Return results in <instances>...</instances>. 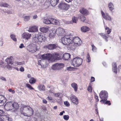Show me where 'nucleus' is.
<instances>
[{"mask_svg":"<svg viewBox=\"0 0 121 121\" xmlns=\"http://www.w3.org/2000/svg\"><path fill=\"white\" fill-rule=\"evenodd\" d=\"M46 39L44 35L41 33H39L33 35L32 39L33 42L38 43H41L44 41Z\"/></svg>","mask_w":121,"mask_h":121,"instance_id":"1","label":"nucleus"},{"mask_svg":"<svg viewBox=\"0 0 121 121\" xmlns=\"http://www.w3.org/2000/svg\"><path fill=\"white\" fill-rule=\"evenodd\" d=\"M22 111H20L22 114L23 115L30 117L32 115L33 113V110L32 108L28 106H23Z\"/></svg>","mask_w":121,"mask_h":121,"instance_id":"2","label":"nucleus"},{"mask_svg":"<svg viewBox=\"0 0 121 121\" xmlns=\"http://www.w3.org/2000/svg\"><path fill=\"white\" fill-rule=\"evenodd\" d=\"M62 43L64 45H69L73 43V39L70 35H66L61 39Z\"/></svg>","mask_w":121,"mask_h":121,"instance_id":"3","label":"nucleus"},{"mask_svg":"<svg viewBox=\"0 0 121 121\" xmlns=\"http://www.w3.org/2000/svg\"><path fill=\"white\" fill-rule=\"evenodd\" d=\"M71 64L74 67H77L80 66L82 62V59L80 58L75 57L73 60H71Z\"/></svg>","mask_w":121,"mask_h":121,"instance_id":"4","label":"nucleus"},{"mask_svg":"<svg viewBox=\"0 0 121 121\" xmlns=\"http://www.w3.org/2000/svg\"><path fill=\"white\" fill-rule=\"evenodd\" d=\"M58 7L60 10L65 11L68 10L70 5L64 2H62L60 3Z\"/></svg>","mask_w":121,"mask_h":121,"instance_id":"5","label":"nucleus"},{"mask_svg":"<svg viewBox=\"0 0 121 121\" xmlns=\"http://www.w3.org/2000/svg\"><path fill=\"white\" fill-rule=\"evenodd\" d=\"M73 39V43H74L75 45L76 46H80L82 43V42L81 39L78 37H75Z\"/></svg>","mask_w":121,"mask_h":121,"instance_id":"6","label":"nucleus"},{"mask_svg":"<svg viewBox=\"0 0 121 121\" xmlns=\"http://www.w3.org/2000/svg\"><path fill=\"white\" fill-rule=\"evenodd\" d=\"M99 96L101 100H107L108 97V93L105 91H102L99 94Z\"/></svg>","mask_w":121,"mask_h":121,"instance_id":"7","label":"nucleus"},{"mask_svg":"<svg viewBox=\"0 0 121 121\" xmlns=\"http://www.w3.org/2000/svg\"><path fill=\"white\" fill-rule=\"evenodd\" d=\"M64 64L62 63H56L53 65V70H59L63 68Z\"/></svg>","mask_w":121,"mask_h":121,"instance_id":"8","label":"nucleus"},{"mask_svg":"<svg viewBox=\"0 0 121 121\" xmlns=\"http://www.w3.org/2000/svg\"><path fill=\"white\" fill-rule=\"evenodd\" d=\"M55 35L56 34L58 36L63 35L65 33V31L63 29L61 28H58L55 30Z\"/></svg>","mask_w":121,"mask_h":121,"instance_id":"9","label":"nucleus"},{"mask_svg":"<svg viewBox=\"0 0 121 121\" xmlns=\"http://www.w3.org/2000/svg\"><path fill=\"white\" fill-rule=\"evenodd\" d=\"M101 13L102 17L106 20L111 21V18L110 16L107 13H104L102 10L101 11Z\"/></svg>","mask_w":121,"mask_h":121,"instance_id":"10","label":"nucleus"},{"mask_svg":"<svg viewBox=\"0 0 121 121\" xmlns=\"http://www.w3.org/2000/svg\"><path fill=\"white\" fill-rule=\"evenodd\" d=\"M52 57V54L50 53H47L42 55L41 56V58L44 60H50Z\"/></svg>","mask_w":121,"mask_h":121,"instance_id":"11","label":"nucleus"},{"mask_svg":"<svg viewBox=\"0 0 121 121\" xmlns=\"http://www.w3.org/2000/svg\"><path fill=\"white\" fill-rule=\"evenodd\" d=\"M13 108V104L11 102L7 103L5 104L4 108L7 111L11 110Z\"/></svg>","mask_w":121,"mask_h":121,"instance_id":"12","label":"nucleus"},{"mask_svg":"<svg viewBox=\"0 0 121 121\" xmlns=\"http://www.w3.org/2000/svg\"><path fill=\"white\" fill-rule=\"evenodd\" d=\"M70 99L71 101L74 104H77L78 103V98L75 95H72L70 97Z\"/></svg>","mask_w":121,"mask_h":121,"instance_id":"13","label":"nucleus"},{"mask_svg":"<svg viewBox=\"0 0 121 121\" xmlns=\"http://www.w3.org/2000/svg\"><path fill=\"white\" fill-rule=\"evenodd\" d=\"M6 101V98L4 96L0 95V106H3Z\"/></svg>","mask_w":121,"mask_h":121,"instance_id":"14","label":"nucleus"},{"mask_svg":"<svg viewBox=\"0 0 121 121\" xmlns=\"http://www.w3.org/2000/svg\"><path fill=\"white\" fill-rule=\"evenodd\" d=\"M80 12L84 15H87L89 14L88 11L85 8L82 7L79 10Z\"/></svg>","mask_w":121,"mask_h":121,"instance_id":"15","label":"nucleus"},{"mask_svg":"<svg viewBox=\"0 0 121 121\" xmlns=\"http://www.w3.org/2000/svg\"><path fill=\"white\" fill-rule=\"evenodd\" d=\"M31 35V34L28 33H24L22 34V36L23 39L28 40L30 38Z\"/></svg>","mask_w":121,"mask_h":121,"instance_id":"16","label":"nucleus"},{"mask_svg":"<svg viewBox=\"0 0 121 121\" xmlns=\"http://www.w3.org/2000/svg\"><path fill=\"white\" fill-rule=\"evenodd\" d=\"M1 118L3 121H12L11 118L7 115H2Z\"/></svg>","mask_w":121,"mask_h":121,"instance_id":"17","label":"nucleus"},{"mask_svg":"<svg viewBox=\"0 0 121 121\" xmlns=\"http://www.w3.org/2000/svg\"><path fill=\"white\" fill-rule=\"evenodd\" d=\"M61 59L60 54L57 53L53 54V60H60Z\"/></svg>","mask_w":121,"mask_h":121,"instance_id":"18","label":"nucleus"},{"mask_svg":"<svg viewBox=\"0 0 121 121\" xmlns=\"http://www.w3.org/2000/svg\"><path fill=\"white\" fill-rule=\"evenodd\" d=\"M112 70L115 73H117V68L116 63L113 62L112 63Z\"/></svg>","mask_w":121,"mask_h":121,"instance_id":"19","label":"nucleus"},{"mask_svg":"<svg viewBox=\"0 0 121 121\" xmlns=\"http://www.w3.org/2000/svg\"><path fill=\"white\" fill-rule=\"evenodd\" d=\"M38 30L37 27L35 26H33L30 27L28 31L29 32H34L37 31Z\"/></svg>","mask_w":121,"mask_h":121,"instance_id":"20","label":"nucleus"},{"mask_svg":"<svg viewBox=\"0 0 121 121\" xmlns=\"http://www.w3.org/2000/svg\"><path fill=\"white\" fill-rule=\"evenodd\" d=\"M81 31L83 32H86L89 31L90 29V28L87 26H83L81 28Z\"/></svg>","mask_w":121,"mask_h":121,"instance_id":"21","label":"nucleus"},{"mask_svg":"<svg viewBox=\"0 0 121 121\" xmlns=\"http://www.w3.org/2000/svg\"><path fill=\"white\" fill-rule=\"evenodd\" d=\"M63 59L65 60H68L70 57V55L68 53H66L63 55Z\"/></svg>","mask_w":121,"mask_h":121,"instance_id":"22","label":"nucleus"},{"mask_svg":"<svg viewBox=\"0 0 121 121\" xmlns=\"http://www.w3.org/2000/svg\"><path fill=\"white\" fill-rule=\"evenodd\" d=\"M12 57L11 56H10L9 58H7L5 60L7 62L8 64H12L13 63L12 60Z\"/></svg>","mask_w":121,"mask_h":121,"instance_id":"23","label":"nucleus"},{"mask_svg":"<svg viewBox=\"0 0 121 121\" xmlns=\"http://www.w3.org/2000/svg\"><path fill=\"white\" fill-rule=\"evenodd\" d=\"M107 100H101L100 102L104 104H107L108 105H111V103L110 101H107Z\"/></svg>","mask_w":121,"mask_h":121,"instance_id":"24","label":"nucleus"},{"mask_svg":"<svg viewBox=\"0 0 121 121\" xmlns=\"http://www.w3.org/2000/svg\"><path fill=\"white\" fill-rule=\"evenodd\" d=\"M72 87H73L75 92L77 91L78 89V86L77 84L75 83H73L71 84Z\"/></svg>","mask_w":121,"mask_h":121,"instance_id":"25","label":"nucleus"},{"mask_svg":"<svg viewBox=\"0 0 121 121\" xmlns=\"http://www.w3.org/2000/svg\"><path fill=\"white\" fill-rule=\"evenodd\" d=\"M114 7L113 4L111 2H110L109 3L108 7L109 9L111 11H112L114 9Z\"/></svg>","mask_w":121,"mask_h":121,"instance_id":"26","label":"nucleus"},{"mask_svg":"<svg viewBox=\"0 0 121 121\" xmlns=\"http://www.w3.org/2000/svg\"><path fill=\"white\" fill-rule=\"evenodd\" d=\"M39 30L41 32L46 33L48 31V29L46 27H43L40 28Z\"/></svg>","mask_w":121,"mask_h":121,"instance_id":"27","label":"nucleus"},{"mask_svg":"<svg viewBox=\"0 0 121 121\" xmlns=\"http://www.w3.org/2000/svg\"><path fill=\"white\" fill-rule=\"evenodd\" d=\"M29 82L31 84H34L36 82V80L35 78L33 77L30 78L29 80Z\"/></svg>","mask_w":121,"mask_h":121,"instance_id":"28","label":"nucleus"},{"mask_svg":"<svg viewBox=\"0 0 121 121\" xmlns=\"http://www.w3.org/2000/svg\"><path fill=\"white\" fill-rule=\"evenodd\" d=\"M13 108H15V110H17L19 108L18 104L15 102H14L13 104Z\"/></svg>","mask_w":121,"mask_h":121,"instance_id":"29","label":"nucleus"},{"mask_svg":"<svg viewBox=\"0 0 121 121\" xmlns=\"http://www.w3.org/2000/svg\"><path fill=\"white\" fill-rule=\"evenodd\" d=\"M43 22L46 24H49L51 23V22L50 20L48 19H44L43 20Z\"/></svg>","mask_w":121,"mask_h":121,"instance_id":"30","label":"nucleus"},{"mask_svg":"<svg viewBox=\"0 0 121 121\" xmlns=\"http://www.w3.org/2000/svg\"><path fill=\"white\" fill-rule=\"evenodd\" d=\"M53 25H60L59 21L57 20L53 19Z\"/></svg>","mask_w":121,"mask_h":121,"instance_id":"31","label":"nucleus"},{"mask_svg":"<svg viewBox=\"0 0 121 121\" xmlns=\"http://www.w3.org/2000/svg\"><path fill=\"white\" fill-rule=\"evenodd\" d=\"M105 30H108L107 31V34H109L111 32V29L109 28L108 27H106V26H105Z\"/></svg>","mask_w":121,"mask_h":121,"instance_id":"32","label":"nucleus"},{"mask_svg":"<svg viewBox=\"0 0 121 121\" xmlns=\"http://www.w3.org/2000/svg\"><path fill=\"white\" fill-rule=\"evenodd\" d=\"M9 6V4L6 3H2L0 4V6L2 7H7Z\"/></svg>","mask_w":121,"mask_h":121,"instance_id":"33","label":"nucleus"},{"mask_svg":"<svg viewBox=\"0 0 121 121\" xmlns=\"http://www.w3.org/2000/svg\"><path fill=\"white\" fill-rule=\"evenodd\" d=\"M11 38L14 41H17V39L16 38V36L15 35L13 34H11L10 35Z\"/></svg>","mask_w":121,"mask_h":121,"instance_id":"34","label":"nucleus"},{"mask_svg":"<svg viewBox=\"0 0 121 121\" xmlns=\"http://www.w3.org/2000/svg\"><path fill=\"white\" fill-rule=\"evenodd\" d=\"M78 18L77 17H72V20L73 22L76 23V22L78 21Z\"/></svg>","mask_w":121,"mask_h":121,"instance_id":"35","label":"nucleus"},{"mask_svg":"<svg viewBox=\"0 0 121 121\" xmlns=\"http://www.w3.org/2000/svg\"><path fill=\"white\" fill-rule=\"evenodd\" d=\"M26 86L30 90H34L33 88L30 84L28 83H27L26 84Z\"/></svg>","mask_w":121,"mask_h":121,"instance_id":"36","label":"nucleus"},{"mask_svg":"<svg viewBox=\"0 0 121 121\" xmlns=\"http://www.w3.org/2000/svg\"><path fill=\"white\" fill-rule=\"evenodd\" d=\"M46 47L49 49H52L53 48V44H50L46 46Z\"/></svg>","mask_w":121,"mask_h":121,"instance_id":"37","label":"nucleus"},{"mask_svg":"<svg viewBox=\"0 0 121 121\" xmlns=\"http://www.w3.org/2000/svg\"><path fill=\"white\" fill-rule=\"evenodd\" d=\"M59 2V0H53V6H55Z\"/></svg>","mask_w":121,"mask_h":121,"instance_id":"38","label":"nucleus"},{"mask_svg":"<svg viewBox=\"0 0 121 121\" xmlns=\"http://www.w3.org/2000/svg\"><path fill=\"white\" fill-rule=\"evenodd\" d=\"M91 46L92 47V50L93 52H96L97 50V48L94 44H92Z\"/></svg>","mask_w":121,"mask_h":121,"instance_id":"39","label":"nucleus"},{"mask_svg":"<svg viewBox=\"0 0 121 121\" xmlns=\"http://www.w3.org/2000/svg\"><path fill=\"white\" fill-rule=\"evenodd\" d=\"M87 61L88 62H90L91 61V58L89 53L87 54Z\"/></svg>","mask_w":121,"mask_h":121,"instance_id":"40","label":"nucleus"},{"mask_svg":"<svg viewBox=\"0 0 121 121\" xmlns=\"http://www.w3.org/2000/svg\"><path fill=\"white\" fill-rule=\"evenodd\" d=\"M24 18V20L25 21H26L30 19V17L29 16H25Z\"/></svg>","mask_w":121,"mask_h":121,"instance_id":"41","label":"nucleus"},{"mask_svg":"<svg viewBox=\"0 0 121 121\" xmlns=\"http://www.w3.org/2000/svg\"><path fill=\"white\" fill-rule=\"evenodd\" d=\"M39 87V89H40V90H42L43 91H45V87L43 85V86H40Z\"/></svg>","mask_w":121,"mask_h":121,"instance_id":"42","label":"nucleus"},{"mask_svg":"<svg viewBox=\"0 0 121 121\" xmlns=\"http://www.w3.org/2000/svg\"><path fill=\"white\" fill-rule=\"evenodd\" d=\"M87 90L88 91L90 92H92V88L91 86L90 85H89L87 88Z\"/></svg>","mask_w":121,"mask_h":121,"instance_id":"43","label":"nucleus"},{"mask_svg":"<svg viewBox=\"0 0 121 121\" xmlns=\"http://www.w3.org/2000/svg\"><path fill=\"white\" fill-rule=\"evenodd\" d=\"M63 117L64 120H67L69 119V117L68 115H64Z\"/></svg>","mask_w":121,"mask_h":121,"instance_id":"44","label":"nucleus"},{"mask_svg":"<svg viewBox=\"0 0 121 121\" xmlns=\"http://www.w3.org/2000/svg\"><path fill=\"white\" fill-rule=\"evenodd\" d=\"M59 48V47L57 44H53V49Z\"/></svg>","mask_w":121,"mask_h":121,"instance_id":"45","label":"nucleus"},{"mask_svg":"<svg viewBox=\"0 0 121 121\" xmlns=\"http://www.w3.org/2000/svg\"><path fill=\"white\" fill-rule=\"evenodd\" d=\"M80 19L83 22L86 19L85 17L83 16L81 17Z\"/></svg>","mask_w":121,"mask_h":121,"instance_id":"46","label":"nucleus"},{"mask_svg":"<svg viewBox=\"0 0 121 121\" xmlns=\"http://www.w3.org/2000/svg\"><path fill=\"white\" fill-rule=\"evenodd\" d=\"M64 104L66 106H69L70 104L69 102L67 101H66L64 102Z\"/></svg>","mask_w":121,"mask_h":121,"instance_id":"47","label":"nucleus"},{"mask_svg":"<svg viewBox=\"0 0 121 121\" xmlns=\"http://www.w3.org/2000/svg\"><path fill=\"white\" fill-rule=\"evenodd\" d=\"M95 98L96 99V101L97 102H98L99 101V99H98V96L96 95H95Z\"/></svg>","mask_w":121,"mask_h":121,"instance_id":"48","label":"nucleus"},{"mask_svg":"<svg viewBox=\"0 0 121 121\" xmlns=\"http://www.w3.org/2000/svg\"><path fill=\"white\" fill-rule=\"evenodd\" d=\"M19 70L21 72H23L24 71V69L23 67L21 66V68L19 69Z\"/></svg>","mask_w":121,"mask_h":121,"instance_id":"49","label":"nucleus"},{"mask_svg":"<svg viewBox=\"0 0 121 121\" xmlns=\"http://www.w3.org/2000/svg\"><path fill=\"white\" fill-rule=\"evenodd\" d=\"M47 99L49 101H52V97L50 96H48L47 97Z\"/></svg>","mask_w":121,"mask_h":121,"instance_id":"50","label":"nucleus"},{"mask_svg":"<svg viewBox=\"0 0 121 121\" xmlns=\"http://www.w3.org/2000/svg\"><path fill=\"white\" fill-rule=\"evenodd\" d=\"M72 69V67H67L66 68V70L68 71H71Z\"/></svg>","mask_w":121,"mask_h":121,"instance_id":"51","label":"nucleus"},{"mask_svg":"<svg viewBox=\"0 0 121 121\" xmlns=\"http://www.w3.org/2000/svg\"><path fill=\"white\" fill-rule=\"evenodd\" d=\"M103 38H104L106 40H107V39H108V37L106 36L104 34V35H103V36L102 37Z\"/></svg>","mask_w":121,"mask_h":121,"instance_id":"52","label":"nucleus"},{"mask_svg":"<svg viewBox=\"0 0 121 121\" xmlns=\"http://www.w3.org/2000/svg\"><path fill=\"white\" fill-rule=\"evenodd\" d=\"M0 78L3 81H6V78L3 77L1 76L0 77Z\"/></svg>","mask_w":121,"mask_h":121,"instance_id":"53","label":"nucleus"},{"mask_svg":"<svg viewBox=\"0 0 121 121\" xmlns=\"http://www.w3.org/2000/svg\"><path fill=\"white\" fill-rule=\"evenodd\" d=\"M95 81V78L94 77H92L91 78V82H92L94 81Z\"/></svg>","mask_w":121,"mask_h":121,"instance_id":"54","label":"nucleus"},{"mask_svg":"<svg viewBox=\"0 0 121 121\" xmlns=\"http://www.w3.org/2000/svg\"><path fill=\"white\" fill-rule=\"evenodd\" d=\"M4 111L2 110H1L0 109V116H2L1 115H2L4 113Z\"/></svg>","mask_w":121,"mask_h":121,"instance_id":"55","label":"nucleus"},{"mask_svg":"<svg viewBox=\"0 0 121 121\" xmlns=\"http://www.w3.org/2000/svg\"><path fill=\"white\" fill-rule=\"evenodd\" d=\"M23 47H25V46H24L23 44L22 43L21 44L19 47V48H22Z\"/></svg>","mask_w":121,"mask_h":121,"instance_id":"56","label":"nucleus"},{"mask_svg":"<svg viewBox=\"0 0 121 121\" xmlns=\"http://www.w3.org/2000/svg\"><path fill=\"white\" fill-rule=\"evenodd\" d=\"M41 107L42 108V109H43L45 111L46 110V107L44 106H42Z\"/></svg>","mask_w":121,"mask_h":121,"instance_id":"57","label":"nucleus"},{"mask_svg":"<svg viewBox=\"0 0 121 121\" xmlns=\"http://www.w3.org/2000/svg\"><path fill=\"white\" fill-rule=\"evenodd\" d=\"M43 103L46 104L47 103V101L46 99H43Z\"/></svg>","mask_w":121,"mask_h":121,"instance_id":"58","label":"nucleus"},{"mask_svg":"<svg viewBox=\"0 0 121 121\" xmlns=\"http://www.w3.org/2000/svg\"><path fill=\"white\" fill-rule=\"evenodd\" d=\"M60 95V94L59 93H56L55 94V96L56 97H59V96Z\"/></svg>","mask_w":121,"mask_h":121,"instance_id":"59","label":"nucleus"},{"mask_svg":"<svg viewBox=\"0 0 121 121\" xmlns=\"http://www.w3.org/2000/svg\"><path fill=\"white\" fill-rule=\"evenodd\" d=\"M65 112L63 111H62V112H60V114H59V115L60 116H61L63 115V113H64Z\"/></svg>","mask_w":121,"mask_h":121,"instance_id":"60","label":"nucleus"},{"mask_svg":"<svg viewBox=\"0 0 121 121\" xmlns=\"http://www.w3.org/2000/svg\"><path fill=\"white\" fill-rule=\"evenodd\" d=\"M53 34L52 33H51L49 35V37L51 38H52L53 37Z\"/></svg>","mask_w":121,"mask_h":121,"instance_id":"61","label":"nucleus"},{"mask_svg":"<svg viewBox=\"0 0 121 121\" xmlns=\"http://www.w3.org/2000/svg\"><path fill=\"white\" fill-rule=\"evenodd\" d=\"M37 17V16L36 15H34V16H33V18L34 19H35Z\"/></svg>","mask_w":121,"mask_h":121,"instance_id":"62","label":"nucleus"},{"mask_svg":"<svg viewBox=\"0 0 121 121\" xmlns=\"http://www.w3.org/2000/svg\"><path fill=\"white\" fill-rule=\"evenodd\" d=\"M99 35L101 36L102 37L103 36V35H104L103 33H101L99 34Z\"/></svg>","mask_w":121,"mask_h":121,"instance_id":"63","label":"nucleus"},{"mask_svg":"<svg viewBox=\"0 0 121 121\" xmlns=\"http://www.w3.org/2000/svg\"><path fill=\"white\" fill-rule=\"evenodd\" d=\"M65 1L69 3L70 2H71L72 0H65Z\"/></svg>","mask_w":121,"mask_h":121,"instance_id":"64","label":"nucleus"}]
</instances>
